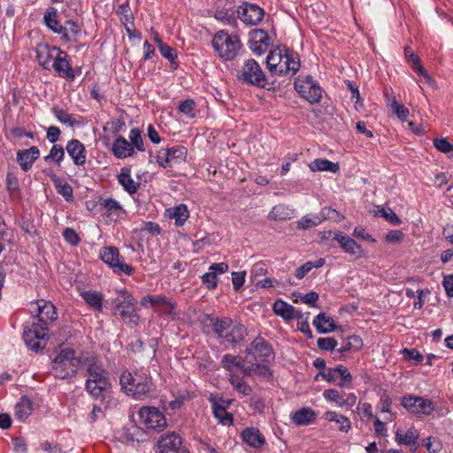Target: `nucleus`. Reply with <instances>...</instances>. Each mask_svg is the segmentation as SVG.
<instances>
[{"label":"nucleus","mask_w":453,"mask_h":453,"mask_svg":"<svg viewBox=\"0 0 453 453\" xmlns=\"http://www.w3.org/2000/svg\"><path fill=\"white\" fill-rule=\"evenodd\" d=\"M122 391L135 400L147 397L152 386L149 370L145 368L125 371L119 378Z\"/></svg>","instance_id":"nucleus-3"},{"label":"nucleus","mask_w":453,"mask_h":453,"mask_svg":"<svg viewBox=\"0 0 453 453\" xmlns=\"http://www.w3.org/2000/svg\"><path fill=\"white\" fill-rule=\"evenodd\" d=\"M273 311L277 316L282 318L285 320H290L293 319L300 320L303 319V314L301 311H296L294 306L281 299H277L273 303Z\"/></svg>","instance_id":"nucleus-24"},{"label":"nucleus","mask_w":453,"mask_h":453,"mask_svg":"<svg viewBox=\"0 0 453 453\" xmlns=\"http://www.w3.org/2000/svg\"><path fill=\"white\" fill-rule=\"evenodd\" d=\"M112 154L119 159L133 156L134 151L129 142L123 136H118L113 142L111 148Z\"/></svg>","instance_id":"nucleus-34"},{"label":"nucleus","mask_w":453,"mask_h":453,"mask_svg":"<svg viewBox=\"0 0 453 453\" xmlns=\"http://www.w3.org/2000/svg\"><path fill=\"white\" fill-rule=\"evenodd\" d=\"M246 354L258 363H269L274 358V352L270 344L262 337L255 338L247 347Z\"/></svg>","instance_id":"nucleus-12"},{"label":"nucleus","mask_w":453,"mask_h":453,"mask_svg":"<svg viewBox=\"0 0 453 453\" xmlns=\"http://www.w3.org/2000/svg\"><path fill=\"white\" fill-rule=\"evenodd\" d=\"M148 303L155 307L156 311L160 316H167L171 318L178 316L177 303L173 298L163 295H147L142 299L141 304L142 306L146 307Z\"/></svg>","instance_id":"nucleus-8"},{"label":"nucleus","mask_w":453,"mask_h":453,"mask_svg":"<svg viewBox=\"0 0 453 453\" xmlns=\"http://www.w3.org/2000/svg\"><path fill=\"white\" fill-rule=\"evenodd\" d=\"M100 258L118 275L125 273L131 275L134 269L125 263L119 250L114 246L103 247L100 250Z\"/></svg>","instance_id":"nucleus-7"},{"label":"nucleus","mask_w":453,"mask_h":453,"mask_svg":"<svg viewBox=\"0 0 453 453\" xmlns=\"http://www.w3.org/2000/svg\"><path fill=\"white\" fill-rule=\"evenodd\" d=\"M135 303V299H115L112 302L113 314L115 316H119L123 320L128 319V324L131 326H137L140 320V316L137 313Z\"/></svg>","instance_id":"nucleus-14"},{"label":"nucleus","mask_w":453,"mask_h":453,"mask_svg":"<svg viewBox=\"0 0 453 453\" xmlns=\"http://www.w3.org/2000/svg\"><path fill=\"white\" fill-rule=\"evenodd\" d=\"M318 332L321 334H326L334 332L336 328L334 319L331 317L326 316L325 313L321 312L315 317L312 322Z\"/></svg>","instance_id":"nucleus-37"},{"label":"nucleus","mask_w":453,"mask_h":453,"mask_svg":"<svg viewBox=\"0 0 453 453\" xmlns=\"http://www.w3.org/2000/svg\"><path fill=\"white\" fill-rule=\"evenodd\" d=\"M238 79L248 84L264 88L266 85V77L258 63L253 59L244 62Z\"/></svg>","instance_id":"nucleus-9"},{"label":"nucleus","mask_w":453,"mask_h":453,"mask_svg":"<svg viewBox=\"0 0 453 453\" xmlns=\"http://www.w3.org/2000/svg\"><path fill=\"white\" fill-rule=\"evenodd\" d=\"M284 52V49H276L272 50L269 55L266 57V65L269 71L274 74L275 70H277V66L280 65L281 61V56Z\"/></svg>","instance_id":"nucleus-53"},{"label":"nucleus","mask_w":453,"mask_h":453,"mask_svg":"<svg viewBox=\"0 0 453 453\" xmlns=\"http://www.w3.org/2000/svg\"><path fill=\"white\" fill-rule=\"evenodd\" d=\"M334 240L337 241L343 250L344 252L355 256L356 257H361L364 254V250L354 239L343 234L342 233L334 234Z\"/></svg>","instance_id":"nucleus-25"},{"label":"nucleus","mask_w":453,"mask_h":453,"mask_svg":"<svg viewBox=\"0 0 453 453\" xmlns=\"http://www.w3.org/2000/svg\"><path fill=\"white\" fill-rule=\"evenodd\" d=\"M323 397L327 402L334 403L337 407L348 409L353 407L357 403V395L354 393L340 392L335 388L326 389Z\"/></svg>","instance_id":"nucleus-17"},{"label":"nucleus","mask_w":453,"mask_h":453,"mask_svg":"<svg viewBox=\"0 0 453 453\" xmlns=\"http://www.w3.org/2000/svg\"><path fill=\"white\" fill-rule=\"evenodd\" d=\"M99 206L111 221H117L122 214H126L120 203L112 197L101 198Z\"/></svg>","instance_id":"nucleus-21"},{"label":"nucleus","mask_w":453,"mask_h":453,"mask_svg":"<svg viewBox=\"0 0 453 453\" xmlns=\"http://www.w3.org/2000/svg\"><path fill=\"white\" fill-rule=\"evenodd\" d=\"M138 415L140 422L149 429L162 430L166 426L165 415L156 407H142Z\"/></svg>","instance_id":"nucleus-15"},{"label":"nucleus","mask_w":453,"mask_h":453,"mask_svg":"<svg viewBox=\"0 0 453 453\" xmlns=\"http://www.w3.org/2000/svg\"><path fill=\"white\" fill-rule=\"evenodd\" d=\"M117 179L123 189L129 195L135 194L140 188V183L134 180L131 177L130 169L127 167L121 168Z\"/></svg>","instance_id":"nucleus-33"},{"label":"nucleus","mask_w":453,"mask_h":453,"mask_svg":"<svg viewBox=\"0 0 453 453\" xmlns=\"http://www.w3.org/2000/svg\"><path fill=\"white\" fill-rule=\"evenodd\" d=\"M51 112L54 115V117L58 119V121H59L63 125L73 127L80 124L78 121H76V119L73 118L72 114L68 113L66 111L60 108L59 106H53L51 108Z\"/></svg>","instance_id":"nucleus-43"},{"label":"nucleus","mask_w":453,"mask_h":453,"mask_svg":"<svg viewBox=\"0 0 453 453\" xmlns=\"http://www.w3.org/2000/svg\"><path fill=\"white\" fill-rule=\"evenodd\" d=\"M229 381L234 388L243 395H250L252 393V388L242 379L234 373H229Z\"/></svg>","instance_id":"nucleus-45"},{"label":"nucleus","mask_w":453,"mask_h":453,"mask_svg":"<svg viewBox=\"0 0 453 453\" xmlns=\"http://www.w3.org/2000/svg\"><path fill=\"white\" fill-rule=\"evenodd\" d=\"M401 404L415 416H430L434 411L433 402L422 396L406 395L401 398Z\"/></svg>","instance_id":"nucleus-10"},{"label":"nucleus","mask_w":453,"mask_h":453,"mask_svg":"<svg viewBox=\"0 0 453 453\" xmlns=\"http://www.w3.org/2000/svg\"><path fill=\"white\" fill-rule=\"evenodd\" d=\"M322 222L319 214L305 215L297 221V228L299 230H308L320 225Z\"/></svg>","instance_id":"nucleus-48"},{"label":"nucleus","mask_w":453,"mask_h":453,"mask_svg":"<svg viewBox=\"0 0 453 453\" xmlns=\"http://www.w3.org/2000/svg\"><path fill=\"white\" fill-rule=\"evenodd\" d=\"M182 444L180 436L176 433L164 434L157 441L160 453H177Z\"/></svg>","instance_id":"nucleus-23"},{"label":"nucleus","mask_w":453,"mask_h":453,"mask_svg":"<svg viewBox=\"0 0 453 453\" xmlns=\"http://www.w3.org/2000/svg\"><path fill=\"white\" fill-rule=\"evenodd\" d=\"M187 149L184 146H173L168 149H162L157 154V162L164 168L179 165L186 160Z\"/></svg>","instance_id":"nucleus-11"},{"label":"nucleus","mask_w":453,"mask_h":453,"mask_svg":"<svg viewBox=\"0 0 453 453\" xmlns=\"http://www.w3.org/2000/svg\"><path fill=\"white\" fill-rule=\"evenodd\" d=\"M403 357L405 360L412 362L414 365L421 364L424 360L423 355L416 349H403Z\"/></svg>","instance_id":"nucleus-58"},{"label":"nucleus","mask_w":453,"mask_h":453,"mask_svg":"<svg viewBox=\"0 0 453 453\" xmlns=\"http://www.w3.org/2000/svg\"><path fill=\"white\" fill-rule=\"evenodd\" d=\"M385 96L388 98V107L390 108L393 114H395L401 121H405L409 115L410 111L403 104H399L395 96L389 97L388 90L384 92Z\"/></svg>","instance_id":"nucleus-39"},{"label":"nucleus","mask_w":453,"mask_h":453,"mask_svg":"<svg viewBox=\"0 0 453 453\" xmlns=\"http://www.w3.org/2000/svg\"><path fill=\"white\" fill-rule=\"evenodd\" d=\"M317 345L319 349L325 351H336V347L338 345V342L333 337H324L319 338L317 340Z\"/></svg>","instance_id":"nucleus-59"},{"label":"nucleus","mask_w":453,"mask_h":453,"mask_svg":"<svg viewBox=\"0 0 453 453\" xmlns=\"http://www.w3.org/2000/svg\"><path fill=\"white\" fill-rule=\"evenodd\" d=\"M208 320L210 321L212 331L217 334L218 339L222 340L233 323V319L228 317L219 318L209 316Z\"/></svg>","instance_id":"nucleus-32"},{"label":"nucleus","mask_w":453,"mask_h":453,"mask_svg":"<svg viewBox=\"0 0 453 453\" xmlns=\"http://www.w3.org/2000/svg\"><path fill=\"white\" fill-rule=\"evenodd\" d=\"M32 411V401L27 396L24 395L15 405V417L19 421H24L31 415Z\"/></svg>","instance_id":"nucleus-40"},{"label":"nucleus","mask_w":453,"mask_h":453,"mask_svg":"<svg viewBox=\"0 0 453 453\" xmlns=\"http://www.w3.org/2000/svg\"><path fill=\"white\" fill-rule=\"evenodd\" d=\"M44 22L46 26L54 33L61 35L65 42H70L71 38L68 36L67 27L63 26L58 20L57 10L51 8L48 10L44 14Z\"/></svg>","instance_id":"nucleus-28"},{"label":"nucleus","mask_w":453,"mask_h":453,"mask_svg":"<svg viewBox=\"0 0 453 453\" xmlns=\"http://www.w3.org/2000/svg\"><path fill=\"white\" fill-rule=\"evenodd\" d=\"M82 364L83 356L76 357L73 349H64L54 358L51 372L58 379L73 378Z\"/></svg>","instance_id":"nucleus-4"},{"label":"nucleus","mask_w":453,"mask_h":453,"mask_svg":"<svg viewBox=\"0 0 453 453\" xmlns=\"http://www.w3.org/2000/svg\"><path fill=\"white\" fill-rule=\"evenodd\" d=\"M128 138L130 140L129 144L132 147L134 152L135 149L139 151L145 150L141 131L138 128H132L129 132Z\"/></svg>","instance_id":"nucleus-55"},{"label":"nucleus","mask_w":453,"mask_h":453,"mask_svg":"<svg viewBox=\"0 0 453 453\" xmlns=\"http://www.w3.org/2000/svg\"><path fill=\"white\" fill-rule=\"evenodd\" d=\"M301 62L299 55L292 50L284 48V52L281 56V61L277 66L274 74L284 75L290 74L295 75L300 69Z\"/></svg>","instance_id":"nucleus-16"},{"label":"nucleus","mask_w":453,"mask_h":453,"mask_svg":"<svg viewBox=\"0 0 453 453\" xmlns=\"http://www.w3.org/2000/svg\"><path fill=\"white\" fill-rule=\"evenodd\" d=\"M424 446L429 453H438L442 448L440 440L433 436H429L424 441Z\"/></svg>","instance_id":"nucleus-62"},{"label":"nucleus","mask_w":453,"mask_h":453,"mask_svg":"<svg viewBox=\"0 0 453 453\" xmlns=\"http://www.w3.org/2000/svg\"><path fill=\"white\" fill-rule=\"evenodd\" d=\"M375 216L384 218L388 223L393 226H399L402 223L400 218L390 208H384L377 206Z\"/></svg>","instance_id":"nucleus-49"},{"label":"nucleus","mask_w":453,"mask_h":453,"mask_svg":"<svg viewBox=\"0 0 453 453\" xmlns=\"http://www.w3.org/2000/svg\"><path fill=\"white\" fill-rule=\"evenodd\" d=\"M158 50L162 57L170 62L172 69L176 70L179 67V64L176 61L177 51L175 49L165 43L163 46L158 48Z\"/></svg>","instance_id":"nucleus-54"},{"label":"nucleus","mask_w":453,"mask_h":453,"mask_svg":"<svg viewBox=\"0 0 453 453\" xmlns=\"http://www.w3.org/2000/svg\"><path fill=\"white\" fill-rule=\"evenodd\" d=\"M242 441L252 448H259L265 443V438L258 429L245 428L242 433Z\"/></svg>","instance_id":"nucleus-35"},{"label":"nucleus","mask_w":453,"mask_h":453,"mask_svg":"<svg viewBox=\"0 0 453 453\" xmlns=\"http://www.w3.org/2000/svg\"><path fill=\"white\" fill-rule=\"evenodd\" d=\"M212 47L224 61L233 60L239 53L242 44L237 35L225 30L218 31L211 41Z\"/></svg>","instance_id":"nucleus-5"},{"label":"nucleus","mask_w":453,"mask_h":453,"mask_svg":"<svg viewBox=\"0 0 453 453\" xmlns=\"http://www.w3.org/2000/svg\"><path fill=\"white\" fill-rule=\"evenodd\" d=\"M318 214L319 215V217L323 222L326 220H333L335 222L340 220L339 212L331 207L322 208Z\"/></svg>","instance_id":"nucleus-61"},{"label":"nucleus","mask_w":453,"mask_h":453,"mask_svg":"<svg viewBox=\"0 0 453 453\" xmlns=\"http://www.w3.org/2000/svg\"><path fill=\"white\" fill-rule=\"evenodd\" d=\"M392 404V399L387 394H383L380 396V409L381 412H387L389 414L388 418H386V421H392L395 414H393L390 411V406Z\"/></svg>","instance_id":"nucleus-60"},{"label":"nucleus","mask_w":453,"mask_h":453,"mask_svg":"<svg viewBox=\"0 0 453 453\" xmlns=\"http://www.w3.org/2000/svg\"><path fill=\"white\" fill-rule=\"evenodd\" d=\"M65 158V149L60 144H53L50 148V152L47 156L44 157V161L46 163L55 162L58 166H60L61 163Z\"/></svg>","instance_id":"nucleus-44"},{"label":"nucleus","mask_w":453,"mask_h":453,"mask_svg":"<svg viewBox=\"0 0 453 453\" xmlns=\"http://www.w3.org/2000/svg\"><path fill=\"white\" fill-rule=\"evenodd\" d=\"M433 143L440 152L446 154L449 158H453V145L447 138H435L434 139Z\"/></svg>","instance_id":"nucleus-56"},{"label":"nucleus","mask_w":453,"mask_h":453,"mask_svg":"<svg viewBox=\"0 0 453 453\" xmlns=\"http://www.w3.org/2000/svg\"><path fill=\"white\" fill-rule=\"evenodd\" d=\"M195 107L196 102L193 99H186L180 102L178 111L188 118L194 119L196 116Z\"/></svg>","instance_id":"nucleus-57"},{"label":"nucleus","mask_w":453,"mask_h":453,"mask_svg":"<svg viewBox=\"0 0 453 453\" xmlns=\"http://www.w3.org/2000/svg\"><path fill=\"white\" fill-rule=\"evenodd\" d=\"M291 419L296 426H307L315 420V412L311 408L303 407L295 411Z\"/></svg>","instance_id":"nucleus-36"},{"label":"nucleus","mask_w":453,"mask_h":453,"mask_svg":"<svg viewBox=\"0 0 453 453\" xmlns=\"http://www.w3.org/2000/svg\"><path fill=\"white\" fill-rule=\"evenodd\" d=\"M202 283L209 289L212 290L215 289L218 286V276L214 274V273H211L209 271L208 273H205L201 277Z\"/></svg>","instance_id":"nucleus-63"},{"label":"nucleus","mask_w":453,"mask_h":453,"mask_svg":"<svg viewBox=\"0 0 453 453\" xmlns=\"http://www.w3.org/2000/svg\"><path fill=\"white\" fill-rule=\"evenodd\" d=\"M268 217L273 220H287L291 219V211L286 205L278 204L273 207Z\"/></svg>","instance_id":"nucleus-50"},{"label":"nucleus","mask_w":453,"mask_h":453,"mask_svg":"<svg viewBox=\"0 0 453 453\" xmlns=\"http://www.w3.org/2000/svg\"><path fill=\"white\" fill-rule=\"evenodd\" d=\"M238 19L248 26L258 25L265 16L263 8L256 4L244 2L237 7L236 10Z\"/></svg>","instance_id":"nucleus-13"},{"label":"nucleus","mask_w":453,"mask_h":453,"mask_svg":"<svg viewBox=\"0 0 453 453\" xmlns=\"http://www.w3.org/2000/svg\"><path fill=\"white\" fill-rule=\"evenodd\" d=\"M64 51L56 46L40 44L36 49V58L41 66L50 70L53 65V61L57 58V55H62Z\"/></svg>","instance_id":"nucleus-19"},{"label":"nucleus","mask_w":453,"mask_h":453,"mask_svg":"<svg viewBox=\"0 0 453 453\" xmlns=\"http://www.w3.org/2000/svg\"><path fill=\"white\" fill-rule=\"evenodd\" d=\"M39 157V149L36 146H32L29 149L20 150L17 152V162L24 172H27Z\"/></svg>","instance_id":"nucleus-27"},{"label":"nucleus","mask_w":453,"mask_h":453,"mask_svg":"<svg viewBox=\"0 0 453 453\" xmlns=\"http://www.w3.org/2000/svg\"><path fill=\"white\" fill-rule=\"evenodd\" d=\"M29 312L33 317L38 318L41 324L33 322L26 326L23 331V340L29 349L37 352L45 346L49 330L48 323L57 319L58 316L53 303L45 300L31 302Z\"/></svg>","instance_id":"nucleus-1"},{"label":"nucleus","mask_w":453,"mask_h":453,"mask_svg":"<svg viewBox=\"0 0 453 453\" xmlns=\"http://www.w3.org/2000/svg\"><path fill=\"white\" fill-rule=\"evenodd\" d=\"M189 212L185 204H179L173 209V213L171 214V218L175 220V225L178 226H181L188 219Z\"/></svg>","instance_id":"nucleus-52"},{"label":"nucleus","mask_w":453,"mask_h":453,"mask_svg":"<svg viewBox=\"0 0 453 453\" xmlns=\"http://www.w3.org/2000/svg\"><path fill=\"white\" fill-rule=\"evenodd\" d=\"M63 237L66 242L72 245H77L81 242V238L79 237L76 231L73 228H65L63 231Z\"/></svg>","instance_id":"nucleus-64"},{"label":"nucleus","mask_w":453,"mask_h":453,"mask_svg":"<svg viewBox=\"0 0 453 453\" xmlns=\"http://www.w3.org/2000/svg\"><path fill=\"white\" fill-rule=\"evenodd\" d=\"M418 433L413 427L407 431L397 430L395 432V441L400 445L410 446L412 452L418 449Z\"/></svg>","instance_id":"nucleus-30"},{"label":"nucleus","mask_w":453,"mask_h":453,"mask_svg":"<svg viewBox=\"0 0 453 453\" xmlns=\"http://www.w3.org/2000/svg\"><path fill=\"white\" fill-rule=\"evenodd\" d=\"M81 297L91 308L101 311L103 309V295L97 291H83Z\"/></svg>","instance_id":"nucleus-42"},{"label":"nucleus","mask_w":453,"mask_h":453,"mask_svg":"<svg viewBox=\"0 0 453 453\" xmlns=\"http://www.w3.org/2000/svg\"><path fill=\"white\" fill-rule=\"evenodd\" d=\"M67 54L64 52L62 55H57V58L53 61L52 68L61 78L73 81L75 78V73L70 63L66 59Z\"/></svg>","instance_id":"nucleus-26"},{"label":"nucleus","mask_w":453,"mask_h":453,"mask_svg":"<svg viewBox=\"0 0 453 453\" xmlns=\"http://www.w3.org/2000/svg\"><path fill=\"white\" fill-rule=\"evenodd\" d=\"M336 371H337V377L338 376L341 377V380H340V382H338L337 385L340 388L351 389L353 388V386H352L353 377L350 374V372H349L348 368L342 365H339L336 366Z\"/></svg>","instance_id":"nucleus-51"},{"label":"nucleus","mask_w":453,"mask_h":453,"mask_svg":"<svg viewBox=\"0 0 453 453\" xmlns=\"http://www.w3.org/2000/svg\"><path fill=\"white\" fill-rule=\"evenodd\" d=\"M311 172H330L335 173L340 167L337 163H334L326 158H317L309 164Z\"/></svg>","instance_id":"nucleus-38"},{"label":"nucleus","mask_w":453,"mask_h":453,"mask_svg":"<svg viewBox=\"0 0 453 453\" xmlns=\"http://www.w3.org/2000/svg\"><path fill=\"white\" fill-rule=\"evenodd\" d=\"M250 49L257 55L265 53L271 44V37L263 29H252L249 34Z\"/></svg>","instance_id":"nucleus-18"},{"label":"nucleus","mask_w":453,"mask_h":453,"mask_svg":"<svg viewBox=\"0 0 453 453\" xmlns=\"http://www.w3.org/2000/svg\"><path fill=\"white\" fill-rule=\"evenodd\" d=\"M294 86L300 96L311 104H318L322 97V88L311 75H299L296 78Z\"/></svg>","instance_id":"nucleus-6"},{"label":"nucleus","mask_w":453,"mask_h":453,"mask_svg":"<svg viewBox=\"0 0 453 453\" xmlns=\"http://www.w3.org/2000/svg\"><path fill=\"white\" fill-rule=\"evenodd\" d=\"M221 364L223 368L230 373H233L234 368H243L242 357L231 354L224 355L221 359Z\"/></svg>","instance_id":"nucleus-47"},{"label":"nucleus","mask_w":453,"mask_h":453,"mask_svg":"<svg viewBox=\"0 0 453 453\" xmlns=\"http://www.w3.org/2000/svg\"><path fill=\"white\" fill-rule=\"evenodd\" d=\"M247 335V330L245 326L240 322H234L232 326L226 333L224 339L221 342H227L231 344H239L242 342Z\"/></svg>","instance_id":"nucleus-29"},{"label":"nucleus","mask_w":453,"mask_h":453,"mask_svg":"<svg viewBox=\"0 0 453 453\" xmlns=\"http://www.w3.org/2000/svg\"><path fill=\"white\" fill-rule=\"evenodd\" d=\"M82 366L85 367L88 376L85 383L88 393L95 399L104 397V392L110 387V380L108 372L98 356L94 354L83 356Z\"/></svg>","instance_id":"nucleus-2"},{"label":"nucleus","mask_w":453,"mask_h":453,"mask_svg":"<svg viewBox=\"0 0 453 453\" xmlns=\"http://www.w3.org/2000/svg\"><path fill=\"white\" fill-rule=\"evenodd\" d=\"M234 0H217L214 4V18L225 24L231 25L235 21L234 16Z\"/></svg>","instance_id":"nucleus-20"},{"label":"nucleus","mask_w":453,"mask_h":453,"mask_svg":"<svg viewBox=\"0 0 453 453\" xmlns=\"http://www.w3.org/2000/svg\"><path fill=\"white\" fill-rule=\"evenodd\" d=\"M54 181L55 188L58 194H60L66 201L73 200V191L71 185H69L65 180L51 177Z\"/></svg>","instance_id":"nucleus-46"},{"label":"nucleus","mask_w":453,"mask_h":453,"mask_svg":"<svg viewBox=\"0 0 453 453\" xmlns=\"http://www.w3.org/2000/svg\"><path fill=\"white\" fill-rule=\"evenodd\" d=\"M65 150L76 166H83L87 160V150L84 144L78 139L70 140Z\"/></svg>","instance_id":"nucleus-22"},{"label":"nucleus","mask_w":453,"mask_h":453,"mask_svg":"<svg viewBox=\"0 0 453 453\" xmlns=\"http://www.w3.org/2000/svg\"><path fill=\"white\" fill-rule=\"evenodd\" d=\"M212 411L214 417L219 420V422L224 426H230L233 424V416L231 413L226 411V408L229 405V403H225L224 401L217 402L211 399Z\"/></svg>","instance_id":"nucleus-31"},{"label":"nucleus","mask_w":453,"mask_h":453,"mask_svg":"<svg viewBox=\"0 0 453 453\" xmlns=\"http://www.w3.org/2000/svg\"><path fill=\"white\" fill-rule=\"evenodd\" d=\"M324 416L326 420L339 424V430L341 432L347 433L351 429V422L349 418L342 414L328 411L324 414Z\"/></svg>","instance_id":"nucleus-41"}]
</instances>
